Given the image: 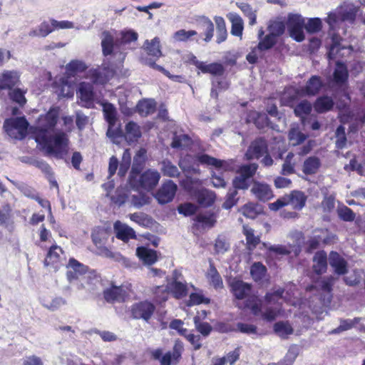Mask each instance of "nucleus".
I'll use <instances>...</instances> for the list:
<instances>
[{
	"label": "nucleus",
	"instance_id": "f257e3e1",
	"mask_svg": "<svg viewBox=\"0 0 365 365\" xmlns=\"http://www.w3.org/2000/svg\"><path fill=\"white\" fill-rule=\"evenodd\" d=\"M284 291L279 289L274 292L267 294L265 298L269 305H277L274 308L272 307H268L265 312H262L261 301L255 296L250 297L243 305V308H248L251 310L252 313L255 315L262 314L264 319L272 321L279 316H284V310L279 307L282 302H287L293 306H297V302L291 299H287L285 297L282 296Z\"/></svg>",
	"mask_w": 365,
	"mask_h": 365
},
{
	"label": "nucleus",
	"instance_id": "f03ea898",
	"mask_svg": "<svg viewBox=\"0 0 365 365\" xmlns=\"http://www.w3.org/2000/svg\"><path fill=\"white\" fill-rule=\"evenodd\" d=\"M322 82L319 77L313 76L307 82L304 88L297 90L294 88H287L282 97V101L284 105L293 106V103L297 96L308 95L314 96L321 89Z\"/></svg>",
	"mask_w": 365,
	"mask_h": 365
},
{
	"label": "nucleus",
	"instance_id": "7ed1b4c3",
	"mask_svg": "<svg viewBox=\"0 0 365 365\" xmlns=\"http://www.w3.org/2000/svg\"><path fill=\"white\" fill-rule=\"evenodd\" d=\"M103 54L110 56L116 63H122L125 58L124 48L109 31H103L101 36Z\"/></svg>",
	"mask_w": 365,
	"mask_h": 365
},
{
	"label": "nucleus",
	"instance_id": "20e7f679",
	"mask_svg": "<svg viewBox=\"0 0 365 365\" xmlns=\"http://www.w3.org/2000/svg\"><path fill=\"white\" fill-rule=\"evenodd\" d=\"M29 126L25 117L10 118L4 120L3 130L9 138L21 140L26 138Z\"/></svg>",
	"mask_w": 365,
	"mask_h": 365
},
{
	"label": "nucleus",
	"instance_id": "39448f33",
	"mask_svg": "<svg viewBox=\"0 0 365 365\" xmlns=\"http://www.w3.org/2000/svg\"><path fill=\"white\" fill-rule=\"evenodd\" d=\"M68 139L64 132L56 131L47 138V154L58 158H63L68 150Z\"/></svg>",
	"mask_w": 365,
	"mask_h": 365
},
{
	"label": "nucleus",
	"instance_id": "423d86ee",
	"mask_svg": "<svg viewBox=\"0 0 365 365\" xmlns=\"http://www.w3.org/2000/svg\"><path fill=\"white\" fill-rule=\"evenodd\" d=\"M101 104L103 106L104 117L108 123L106 135L113 143H118V138L122 136V130L118 127L115 128L117 120L116 109L109 103H101Z\"/></svg>",
	"mask_w": 365,
	"mask_h": 365
},
{
	"label": "nucleus",
	"instance_id": "0eeeda50",
	"mask_svg": "<svg viewBox=\"0 0 365 365\" xmlns=\"http://www.w3.org/2000/svg\"><path fill=\"white\" fill-rule=\"evenodd\" d=\"M67 279L70 282L73 280H78L81 284L78 289L85 288V283H88V279L91 278L90 275H86L87 272V267L76 260L73 258L69 259L67 265Z\"/></svg>",
	"mask_w": 365,
	"mask_h": 365
},
{
	"label": "nucleus",
	"instance_id": "6e6552de",
	"mask_svg": "<svg viewBox=\"0 0 365 365\" xmlns=\"http://www.w3.org/2000/svg\"><path fill=\"white\" fill-rule=\"evenodd\" d=\"M287 26L292 38L297 42L305 39L304 19L299 14L289 13L287 17Z\"/></svg>",
	"mask_w": 365,
	"mask_h": 365
},
{
	"label": "nucleus",
	"instance_id": "1a4fd4ad",
	"mask_svg": "<svg viewBox=\"0 0 365 365\" xmlns=\"http://www.w3.org/2000/svg\"><path fill=\"white\" fill-rule=\"evenodd\" d=\"M257 169V165L255 163L241 166L237 172V175L233 180L235 189H247L250 178L256 173Z\"/></svg>",
	"mask_w": 365,
	"mask_h": 365
},
{
	"label": "nucleus",
	"instance_id": "9d476101",
	"mask_svg": "<svg viewBox=\"0 0 365 365\" xmlns=\"http://www.w3.org/2000/svg\"><path fill=\"white\" fill-rule=\"evenodd\" d=\"M355 19V14L353 11L341 7L335 11L330 12L326 21L329 25L330 29H335L342 21H348L352 22Z\"/></svg>",
	"mask_w": 365,
	"mask_h": 365
},
{
	"label": "nucleus",
	"instance_id": "9b49d317",
	"mask_svg": "<svg viewBox=\"0 0 365 365\" xmlns=\"http://www.w3.org/2000/svg\"><path fill=\"white\" fill-rule=\"evenodd\" d=\"M177 188V185L172 180H167L155 193V197L160 204L170 202L174 198Z\"/></svg>",
	"mask_w": 365,
	"mask_h": 365
},
{
	"label": "nucleus",
	"instance_id": "f8f14e48",
	"mask_svg": "<svg viewBox=\"0 0 365 365\" xmlns=\"http://www.w3.org/2000/svg\"><path fill=\"white\" fill-rule=\"evenodd\" d=\"M77 96L81 100L82 106L91 108L94 101V93L92 84L82 82L79 84Z\"/></svg>",
	"mask_w": 365,
	"mask_h": 365
},
{
	"label": "nucleus",
	"instance_id": "ddd939ff",
	"mask_svg": "<svg viewBox=\"0 0 365 365\" xmlns=\"http://www.w3.org/2000/svg\"><path fill=\"white\" fill-rule=\"evenodd\" d=\"M154 310V305L148 301H145L135 304L131 311L135 319H143L147 321L151 317Z\"/></svg>",
	"mask_w": 365,
	"mask_h": 365
},
{
	"label": "nucleus",
	"instance_id": "4468645a",
	"mask_svg": "<svg viewBox=\"0 0 365 365\" xmlns=\"http://www.w3.org/2000/svg\"><path fill=\"white\" fill-rule=\"evenodd\" d=\"M113 76V71L112 69L103 67L89 70L87 73L86 78L90 79L93 83L104 84Z\"/></svg>",
	"mask_w": 365,
	"mask_h": 365
},
{
	"label": "nucleus",
	"instance_id": "2eb2a0df",
	"mask_svg": "<svg viewBox=\"0 0 365 365\" xmlns=\"http://www.w3.org/2000/svg\"><path fill=\"white\" fill-rule=\"evenodd\" d=\"M113 228L116 237L123 242H128L130 239H135L136 237L134 230L120 221L115 222Z\"/></svg>",
	"mask_w": 365,
	"mask_h": 365
},
{
	"label": "nucleus",
	"instance_id": "dca6fc26",
	"mask_svg": "<svg viewBox=\"0 0 365 365\" xmlns=\"http://www.w3.org/2000/svg\"><path fill=\"white\" fill-rule=\"evenodd\" d=\"M19 73L16 71H4L0 75V88L11 89L19 83Z\"/></svg>",
	"mask_w": 365,
	"mask_h": 365
},
{
	"label": "nucleus",
	"instance_id": "f3484780",
	"mask_svg": "<svg viewBox=\"0 0 365 365\" xmlns=\"http://www.w3.org/2000/svg\"><path fill=\"white\" fill-rule=\"evenodd\" d=\"M267 148L266 142L259 138L252 143L249 147L245 156L248 160L259 158L267 153Z\"/></svg>",
	"mask_w": 365,
	"mask_h": 365
},
{
	"label": "nucleus",
	"instance_id": "a211bd4d",
	"mask_svg": "<svg viewBox=\"0 0 365 365\" xmlns=\"http://www.w3.org/2000/svg\"><path fill=\"white\" fill-rule=\"evenodd\" d=\"M103 295L108 302H121L126 295V291L123 286L112 285L104 290Z\"/></svg>",
	"mask_w": 365,
	"mask_h": 365
},
{
	"label": "nucleus",
	"instance_id": "6ab92c4d",
	"mask_svg": "<svg viewBox=\"0 0 365 365\" xmlns=\"http://www.w3.org/2000/svg\"><path fill=\"white\" fill-rule=\"evenodd\" d=\"M160 175L157 170H148L140 176V185L146 190H152L158 183Z\"/></svg>",
	"mask_w": 365,
	"mask_h": 365
},
{
	"label": "nucleus",
	"instance_id": "aec40b11",
	"mask_svg": "<svg viewBox=\"0 0 365 365\" xmlns=\"http://www.w3.org/2000/svg\"><path fill=\"white\" fill-rule=\"evenodd\" d=\"M142 135L140 127L133 121L128 122L125 127V133L122 132V136L128 143L136 142ZM119 138H118V141Z\"/></svg>",
	"mask_w": 365,
	"mask_h": 365
},
{
	"label": "nucleus",
	"instance_id": "412c9836",
	"mask_svg": "<svg viewBox=\"0 0 365 365\" xmlns=\"http://www.w3.org/2000/svg\"><path fill=\"white\" fill-rule=\"evenodd\" d=\"M136 255L147 266H151L158 260V252L145 247H138Z\"/></svg>",
	"mask_w": 365,
	"mask_h": 365
},
{
	"label": "nucleus",
	"instance_id": "4be33fe9",
	"mask_svg": "<svg viewBox=\"0 0 365 365\" xmlns=\"http://www.w3.org/2000/svg\"><path fill=\"white\" fill-rule=\"evenodd\" d=\"M329 264L337 274H344L347 272V262L337 252H331L329 257Z\"/></svg>",
	"mask_w": 365,
	"mask_h": 365
},
{
	"label": "nucleus",
	"instance_id": "5701e85b",
	"mask_svg": "<svg viewBox=\"0 0 365 365\" xmlns=\"http://www.w3.org/2000/svg\"><path fill=\"white\" fill-rule=\"evenodd\" d=\"M285 197L287 205H290L295 210H302L307 201V196L303 192L299 190H293Z\"/></svg>",
	"mask_w": 365,
	"mask_h": 365
},
{
	"label": "nucleus",
	"instance_id": "b1692460",
	"mask_svg": "<svg viewBox=\"0 0 365 365\" xmlns=\"http://www.w3.org/2000/svg\"><path fill=\"white\" fill-rule=\"evenodd\" d=\"M251 191L257 198L262 201L268 200L273 196L271 188L264 183L254 182Z\"/></svg>",
	"mask_w": 365,
	"mask_h": 365
},
{
	"label": "nucleus",
	"instance_id": "393cba45",
	"mask_svg": "<svg viewBox=\"0 0 365 365\" xmlns=\"http://www.w3.org/2000/svg\"><path fill=\"white\" fill-rule=\"evenodd\" d=\"M231 288L235 297L238 299L248 297L251 292L250 285L240 280L233 281L231 283Z\"/></svg>",
	"mask_w": 365,
	"mask_h": 365
},
{
	"label": "nucleus",
	"instance_id": "a878e982",
	"mask_svg": "<svg viewBox=\"0 0 365 365\" xmlns=\"http://www.w3.org/2000/svg\"><path fill=\"white\" fill-rule=\"evenodd\" d=\"M31 137L34 138L37 144L36 147L42 150H46V128L39 126H31L30 128Z\"/></svg>",
	"mask_w": 365,
	"mask_h": 365
},
{
	"label": "nucleus",
	"instance_id": "bb28decb",
	"mask_svg": "<svg viewBox=\"0 0 365 365\" xmlns=\"http://www.w3.org/2000/svg\"><path fill=\"white\" fill-rule=\"evenodd\" d=\"M168 288L173 297L176 299H181L187 295V289L185 283L178 280L177 277L168 284Z\"/></svg>",
	"mask_w": 365,
	"mask_h": 365
},
{
	"label": "nucleus",
	"instance_id": "cd10ccee",
	"mask_svg": "<svg viewBox=\"0 0 365 365\" xmlns=\"http://www.w3.org/2000/svg\"><path fill=\"white\" fill-rule=\"evenodd\" d=\"M195 66L204 73H210L215 76H221L224 72V67L221 63H212L206 64L204 62H195Z\"/></svg>",
	"mask_w": 365,
	"mask_h": 365
},
{
	"label": "nucleus",
	"instance_id": "c85d7f7f",
	"mask_svg": "<svg viewBox=\"0 0 365 365\" xmlns=\"http://www.w3.org/2000/svg\"><path fill=\"white\" fill-rule=\"evenodd\" d=\"M143 48L149 56H152L157 58L162 56L160 41L158 37H155L150 41L146 40L144 42Z\"/></svg>",
	"mask_w": 365,
	"mask_h": 365
},
{
	"label": "nucleus",
	"instance_id": "c756f323",
	"mask_svg": "<svg viewBox=\"0 0 365 365\" xmlns=\"http://www.w3.org/2000/svg\"><path fill=\"white\" fill-rule=\"evenodd\" d=\"M268 32L275 37L280 36L285 31V24L282 17L270 19L267 23Z\"/></svg>",
	"mask_w": 365,
	"mask_h": 365
},
{
	"label": "nucleus",
	"instance_id": "7c9ffc66",
	"mask_svg": "<svg viewBox=\"0 0 365 365\" xmlns=\"http://www.w3.org/2000/svg\"><path fill=\"white\" fill-rule=\"evenodd\" d=\"M227 18L232 24L231 34L242 38L244 23L242 18L235 13H230Z\"/></svg>",
	"mask_w": 365,
	"mask_h": 365
},
{
	"label": "nucleus",
	"instance_id": "2f4dec72",
	"mask_svg": "<svg viewBox=\"0 0 365 365\" xmlns=\"http://www.w3.org/2000/svg\"><path fill=\"white\" fill-rule=\"evenodd\" d=\"M349 74L346 66L337 62L333 73V81L338 86H343L347 81Z\"/></svg>",
	"mask_w": 365,
	"mask_h": 365
},
{
	"label": "nucleus",
	"instance_id": "473e14b6",
	"mask_svg": "<svg viewBox=\"0 0 365 365\" xmlns=\"http://www.w3.org/2000/svg\"><path fill=\"white\" fill-rule=\"evenodd\" d=\"M327 257L324 251L317 252L313 258V269L317 274H321L327 270Z\"/></svg>",
	"mask_w": 365,
	"mask_h": 365
},
{
	"label": "nucleus",
	"instance_id": "72a5a7b5",
	"mask_svg": "<svg viewBox=\"0 0 365 365\" xmlns=\"http://www.w3.org/2000/svg\"><path fill=\"white\" fill-rule=\"evenodd\" d=\"M196 197L201 206L210 207L214 203L216 196L214 192L204 189L197 192Z\"/></svg>",
	"mask_w": 365,
	"mask_h": 365
},
{
	"label": "nucleus",
	"instance_id": "f704fd0d",
	"mask_svg": "<svg viewBox=\"0 0 365 365\" xmlns=\"http://www.w3.org/2000/svg\"><path fill=\"white\" fill-rule=\"evenodd\" d=\"M86 68L87 66L83 61L73 60L66 66V72L68 78L83 72Z\"/></svg>",
	"mask_w": 365,
	"mask_h": 365
},
{
	"label": "nucleus",
	"instance_id": "c9c22d12",
	"mask_svg": "<svg viewBox=\"0 0 365 365\" xmlns=\"http://www.w3.org/2000/svg\"><path fill=\"white\" fill-rule=\"evenodd\" d=\"M206 277L210 284H212L215 289L222 287L223 282L222 277L211 262L210 263V267L207 272Z\"/></svg>",
	"mask_w": 365,
	"mask_h": 365
},
{
	"label": "nucleus",
	"instance_id": "e433bc0d",
	"mask_svg": "<svg viewBox=\"0 0 365 365\" xmlns=\"http://www.w3.org/2000/svg\"><path fill=\"white\" fill-rule=\"evenodd\" d=\"M243 233L246 237L247 246L250 250H253L260 242V237L259 235L255 234V230L247 226H243Z\"/></svg>",
	"mask_w": 365,
	"mask_h": 365
},
{
	"label": "nucleus",
	"instance_id": "4c0bfd02",
	"mask_svg": "<svg viewBox=\"0 0 365 365\" xmlns=\"http://www.w3.org/2000/svg\"><path fill=\"white\" fill-rule=\"evenodd\" d=\"M346 50L347 53H350L352 50L351 46L346 47L342 46L341 43L337 40L336 37L332 38V44L330 46L328 56L329 58H334L339 54V56H344L345 53H340L341 51Z\"/></svg>",
	"mask_w": 365,
	"mask_h": 365
},
{
	"label": "nucleus",
	"instance_id": "58836bf2",
	"mask_svg": "<svg viewBox=\"0 0 365 365\" xmlns=\"http://www.w3.org/2000/svg\"><path fill=\"white\" fill-rule=\"evenodd\" d=\"M63 254V250L60 247L57 245L51 247L47 253V265L51 263L56 269L58 267L57 264L60 262Z\"/></svg>",
	"mask_w": 365,
	"mask_h": 365
},
{
	"label": "nucleus",
	"instance_id": "ea45409f",
	"mask_svg": "<svg viewBox=\"0 0 365 365\" xmlns=\"http://www.w3.org/2000/svg\"><path fill=\"white\" fill-rule=\"evenodd\" d=\"M334 101L331 97L322 96L317 99L314 108L318 113H324L332 108Z\"/></svg>",
	"mask_w": 365,
	"mask_h": 365
},
{
	"label": "nucleus",
	"instance_id": "a19ab883",
	"mask_svg": "<svg viewBox=\"0 0 365 365\" xmlns=\"http://www.w3.org/2000/svg\"><path fill=\"white\" fill-rule=\"evenodd\" d=\"M160 170L163 175L167 177L177 178L180 175V171L178 167L168 160L162 161Z\"/></svg>",
	"mask_w": 365,
	"mask_h": 365
},
{
	"label": "nucleus",
	"instance_id": "79ce46f5",
	"mask_svg": "<svg viewBox=\"0 0 365 365\" xmlns=\"http://www.w3.org/2000/svg\"><path fill=\"white\" fill-rule=\"evenodd\" d=\"M146 150L140 148L136 153L133 159V164L131 170L132 176L136 173H139L142 169L143 165L145 160Z\"/></svg>",
	"mask_w": 365,
	"mask_h": 365
},
{
	"label": "nucleus",
	"instance_id": "37998d69",
	"mask_svg": "<svg viewBox=\"0 0 365 365\" xmlns=\"http://www.w3.org/2000/svg\"><path fill=\"white\" fill-rule=\"evenodd\" d=\"M56 93L59 97H72L73 95L72 84L68 82L67 78H61L60 85L56 90Z\"/></svg>",
	"mask_w": 365,
	"mask_h": 365
},
{
	"label": "nucleus",
	"instance_id": "c03bdc74",
	"mask_svg": "<svg viewBox=\"0 0 365 365\" xmlns=\"http://www.w3.org/2000/svg\"><path fill=\"white\" fill-rule=\"evenodd\" d=\"M320 165L321 163L318 158L309 157L304 163L303 172L305 174H314L318 171Z\"/></svg>",
	"mask_w": 365,
	"mask_h": 365
},
{
	"label": "nucleus",
	"instance_id": "a18cd8bd",
	"mask_svg": "<svg viewBox=\"0 0 365 365\" xmlns=\"http://www.w3.org/2000/svg\"><path fill=\"white\" fill-rule=\"evenodd\" d=\"M153 300L158 304H162L168 300L169 289L168 286H157L153 289Z\"/></svg>",
	"mask_w": 365,
	"mask_h": 365
},
{
	"label": "nucleus",
	"instance_id": "49530a36",
	"mask_svg": "<svg viewBox=\"0 0 365 365\" xmlns=\"http://www.w3.org/2000/svg\"><path fill=\"white\" fill-rule=\"evenodd\" d=\"M237 5L249 19V24L251 26L255 25L257 23V10L253 9L252 6L247 3H237Z\"/></svg>",
	"mask_w": 365,
	"mask_h": 365
},
{
	"label": "nucleus",
	"instance_id": "de8ad7c7",
	"mask_svg": "<svg viewBox=\"0 0 365 365\" xmlns=\"http://www.w3.org/2000/svg\"><path fill=\"white\" fill-rule=\"evenodd\" d=\"M274 332L281 338H287L293 333V329L288 322H279L274 326Z\"/></svg>",
	"mask_w": 365,
	"mask_h": 365
},
{
	"label": "nucleus",
	"instance_id": "09e8293b",
	"mask_svg": "<svg viewBox=\"0 0 365 365\" xmlns=\"http://www.w3.org/2000/svg\"><path fill=\"white\" fill-rule=\"evenodd\" d=\"M288 138L289 143L293 146H296L303 143L306 140L307 135L302 133L298 128H292L289 132Z\"/></svg>",
	"mask_w": 365,
	"mask_h": 365
},
{
	"label": "nucleus",
	"instance_id": "8fccbe9b",
	"mask_svg": "<svg viewBox=\"0 0 365 365\" xmlns=\"http://www.w3.org/2000/svg\"><path fill=\"white\" fill-rule=\"evenodd\" d=\"M216 217L214 213L200 214L196 217V221L204 227H212L216 222Z\"/></svg>",
	"mask_w": 365,
	"mask_h": 365
},
{
	"label": "nucleus",
	"instance_id": "3c124183",
	"mask_svg": "<svg viewBox=\"0 0 365 365\" xmlns=\"http://www.w3.org/2000/svg\"><path fill=\"white\" fill-rule=\"evenodd\" d=\"M240 212L247 218L255 219L261 210L253 203H247L240 208Z\"/></svg>",
	"mask_w": 365,
	"mask_h": 365
},
{
	"label": "nucleus",
	"instance_id": "603ef678",
	"mask_svg": "<svg viewBox=\"0 0 365 365\" xmlns=\"http://www.w3.org/2000/svg\"><path fill=\"white\" fill-rule=\"evenodd\" d=\"M210 299L204 296L202 291L191 293L189 300L186 302L188 307L199 305L200 304H208Z\"/></svg>",
	"mask_w": 365,
	"mask_h": 365
},
{
	"label": "nucleus",
	"instance_id": "864d4df0",
	"mask_svg": "<svg viewBox=\"0 0 365 365\" xmlns=\"http://www.w3.org/2000/svg\"><path fill=\"white\" fill-rule=\"evenodd\" d=\"M322 21L319 18H311L304 22V29L309 34H315L321 31Z\"/></svg>",
	"mask_w": 365,
	"mask_h": 365
},
{
	"label": "nucleus",
	"instance_id": "5fc2aeb1",
	"mask_svg": "<svg viewBox=\"0 0 365 365\" xmlns=\"http://www.w3.org/2000/svg\"><path fill=\"white\" fill-rule=\"evenodd\" d=\"M137 108L140 115H147L155 110V103L153 100H145L140 101Z\"/></svg>",
	"mask_w": 365,
	"mask_h": 365
},
{
	"label": "nucleus",
	"instance_id": "6e6d98bb",
	"mask_svg": "<svg viewBox=\"0 0 365 365\" xmlns=\"http://www.w3.org/2000/svg\"><path fill=\"white\" fill-rule=\"evenodd\" d=\"M130 201L134 207L138 208L148 204L150 201V197L146 194L136 192L130 196Z\"/></svg>",
	"mask_w": 365,
	"mask_h": 365
},
{
	"label": "nucleus",
	"instance_id": "4d7b16f0",
	"mask_svg": "<svg viewBox=\"0 0 365 365\" xmlns=\"http://www.w3.org/2000/svg\"><path fill=\"white\" fill-rule=\"evenodd\" d=\"M196 35L197 32L194 30L186 31L185 29H180L173 34V39L176 42L187 41L191 37Z\"/></svg>",
	"mask_w": 365,
	"mask_h": 365
},
{
	"label": "nucleus",
	"instance_id": "13d9d810",
	"mask_svg": "<svg viewBox=\"0 0 365 365\" xmlns=\"http://www.w3.org/2000/svg\"><path fill=\"white\" fill-rule=\"evenodd\" d=\"M131 162V153L129 149H125L123 154L122 161L120 165L118 175L120 176L125 175L128 168H130Z\"/></svg>",
	"mask_w": 365,
	"mask_h": 365
},
{
	"label": "nucleus",
	"instance_id": "bf43d9fd",
	"mask_svg": "<svg viewBox=\"0 0 365 365\" xmlns=\"http://www.w3.org/2000/svg\"><path fill=\"white\" fill-rule=\"evenodd\" d=\"M190 142L191 139L188 137L187 135H175L171 143V146L174 148H183L187 146Z\"/></svg>",
	"mask_w": 365,
	"mask_h": 365
},
{
	"label": "nucleus",
	"instance_id": "052dcab7",
	"mask_svg": "<svg viewBox=\"0 0 365 365\" xmlns=\"http://www.w3.org/2000/svg\"><path fill=\"white\" fill-rule=\"evenodd\" d=\"M312 108V104L309 101H302L294 108V113L296 115L303 118L305 115L309 114Z\"/></svg>",
	"mask_w": 365,
	"mask_h": 365
},
{
	"label": "nucleus",
	"instance_id": "680f3d73",
	"mask_svg": "<svg viewBox=\"0 0 365 365\" xmlns=\"http://www.w3.org/2000/svg\"><path fill=\"white\" fill-rule=\"evenodd\" d=\"M250 273L255 281L260 280L266 273V267L260 262H255L251 267Z\"/></svg>",
	"mask_w": 365,
	"mask_h": 365
},
{
	"label": "nucleus",
	"instance_id": "e2e57ef3",
	"mask_svg": "<svg viewBox=\"0 0 365 365\" xmlns=\"http://www.w3.org/2000/svg\"><path fill=\"white\" fill-rule=\"evenodd\" d=\"M277 37L269 33L259 40L258 45L264 51L272 48L277 43Z\"/></svg>",
	"mask_w": 365,
	"mask_h": 365
},
{
	"label": "nucleus",
	"instance_id": "0e129e2a",
	"mask_svg": "<svg viewBox=\"0 0 365 365\" xmlns=\"http://www.w3.org/2000/svg\"><path fill=\"white\" fill-rule=\"evenodd\" d=\"M24 94L25 91H23L20 88H15L9 92V97L14 102L18 103L19 106L22 107L26 103Z\"/></svg>",
	"mask_w": 365,
	"mask_h": 365
},
{
	"label": "nucleus",
	"instance_id": "69168bd1",
	"mask_svg": "<svg viewBox=\"0 0 365 365\" xmlns=\"http://www.w3.org/2000/svg\"><path fill=\"white\" fill-rule=\"evenodd\" d=\"M193 160L194 159L191 155H186L180 160L178 165L184 172L189 173L190 171H193L195 173H197L199 172V170L195 168L191 165V163L193 161Z\"/></svg>",
	"mask_w": 365,
	"mask_h": 365
},
{
	"label": "nucleus",
	"instance_id": "338daca9",
	"mask_svg": "<svg viewBox=\"0 0 365 365\" xmlns=\"http://www.w3.org/2000/svg\"><path fill=\"white\" fill-rule=\"evenodd\" d=\"M237 191L235 189H230L226 196L225 201L222 204V207L226 210H229L235 205L238 201V198L236 197Z\"/></svg>",
	"mask_w": 365,
	"mask_h": 365
},
{
	"label": "nucleus",
	"instance_id": "774afa93",
	"mask_svg": "<svg viewBox=\"0 0 365 365\" xmlns=\"http://www.w3.org/2000/svg\"><path fill=\"white\" fill-rule=\"evenodd\" d=\"M264 51L257 44L253 47L251 51L247 55L246 59L250 63H255L259 58L263 56Z\"/></svg>",
	"mask_w": 365,
	"mask_h": 365
}]
</instances>
